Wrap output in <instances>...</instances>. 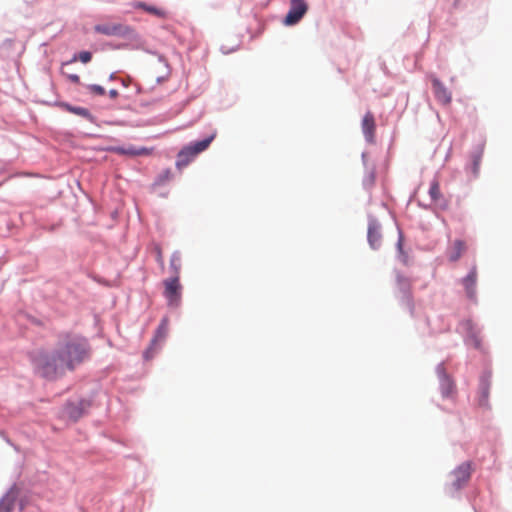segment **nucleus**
Listing matches in <instances>:
<instances>
[{
  "label": "nucleus",
  "mask_w": 512,
  "mask_h": 512,
  "mask_svg": "<svg viewBox=\"0 0 512 512\" xmlns=\"http://www.w3.org/2000/svg\"><path fill=\"white\" fill-rule=\"evenodd\" d=\"M155 253H156V261L159 263L161 269H164V257L162 249L159 246L155 247Z\"/></svg>",
  "instance_id": "obj_24"
},
{
  "label": "nucleus",
  "mask_w": 512,
  "mask_h": 512,
  "mask_svg": "<svg viewBox=\"0 0 512 512\" xmlns=\"http://www.w3.org/2000/svg\"><path fill=\"white\" fill-rule=\"evenodd\" d=\"M361 128L365 139L372 143L375 137L376 123L374 115L371 111L365 113L362 119Z\"/></svg>",
  "instance_id": "obj_7"
},
{
  "label": "nucleus",
  "mask_w": 512,
  "mask_h": 512,
  "mask_svg": "<svg viewBox=\"0 0 512 512\" xmlns=\"http://www.w3.org/2000/svg\"><path fill=\"white\" fill-rule=\"evenodd\" d=\"M467 246L466 243L462 240H455L452 246L448 250V257L451 262L458 261L463 253L466 251Z\"/></svg>",
  "instance_id": "obj_12"
},
{
  "label": "nucleus",
  "mask_w": 512,
  "mask_h": 512,
  "mask_svg": "<svg viewBox=\"0 0 512 512\" xmlns=\"http://www.w3.org/2000/svg\"><path fill=\"white\" fill-rule=\"evenodd\" d=\"M63 106L66 108V110H68L71 113H74V114L79 115L84 118L90 117L89 110L84 107H73L68 104H64Z\"/></svg>",
  "instance_id": "obj_19"
},
{
  "label": "nucleus",
  "mask_w": 512,
  "mask_h": 512,
  "mask_svg": "<svg viewBox=\"0 0 512 512\" xmlns=\"http://www.w3.org/2000/svg\"><path fill=\"white\" fill-rule=\"evenodd\" d=\"M138 8L150 13V14H153L159 18H165L166 17V13L164 10L162 9H159L157 7H154V6H150L146 3H139L137 5Z\"/></svg>",
  "instance_id": "obj_16"
},
{
  "label": "nucleus",
  "mask_w": 512,
  "mask_h": 512,
  "mask_svg": "<svg viewBox=\"0 0 512 512\" xmlns=\"http://www.w3.org/2000/svg\"><path fill=\"white\" fill-rule=\"evenodd\" d=\"M172 177V173L169 169L165 170L162 174L159 176V183H163L165 181L170 180Z\"/></svg>",
  "instance_id": "obj_26"
},
{
  "label": "nucleus",
  "mask_w": 512,
  "mask_h": 512,
  "mask_svg": "<svg viewBox=\"0 0 512 512\" xmlns=\"http://www.w3.org/2000/svg\"><path fill=\"white\" fill-rule=\"evenodd\" d=\"M164 292L163 295L167 300L170 307H178L181 302L182 285L180 283V276H172L163 281Z\"/></svg>",
  "instance_id": "obj_4"
},
{
  "label": "nucleus",
  "mask_w": 512,
  "mask_h": 512,
  "mask_svg": "<svg viewBox=\"0 0 512 512\" xmlns=\"http://www.w3.org/2000/svg\"><path fill=\"white\" fill-rule=\"evenodd\" d=\"M491 385V375L484 374L480 378L479 391H478V405L482 407L488 406L489 390Z\"/></svg>",
  "instance_id": "obj_9"
},
{
  "label": "nucleus",
  "mask_w": 512,
  "mask_h": 512,
  "mask_svg": "<svg viewBox=\"0 0 512 512\" xmlns=\"http://www.w3.org/2000/svg\"><path fill=\"white\" fill-rule=\"evenodd\" d=\"M308 10V5L304 0H290V8L286 14L283 23L287 26L297 24Z\"/></svg>",
  "instance_id": "obj_6"
},
{
  "label": "nucleus",
  "mask_w": 512,
  "mask_h": 512,
  "mask_svg": "<svg viewBox=\"0 0 512 512\" xmlns=\"http://www.w3.org/2000/svg\"><path fill=\"white\" fill-rule=\"evenodd\" d=\"M214 138L215 134H212L206 139L185 146L177 155L176 166L179 169L186 167L198 154L209 147Z\"/></svg>",
  "instance_id": "obj_2"
},
{
  "label": "nucleus",
  "mask_w": 512,
  "mask_h": 512,
  "mask_svg": "<svg viewBox=\"0 0 512 512\" xmlns=\"http://www.w3.org/2000/svg\"><path fill=\"white\" fill-rule=\"evenodd\" d=\"M432 85L436 99L443 105L450 104L452 99L451 93L443 85V83H441L437 78H433Z\"/></svg>",
  "instance_id": "obj_11"
},
{
  "label": "nucleus",
  "mask_w": 512,
  "mask_h": 512,
  "mask_svg": "<svg viewBox=\"0 0 512 512\" xmlns=\"http://www.w3.org/2000/svg\"><path fill=\"white\" fill-rule=\"evenodd\" d=\"M429 195L433 202L440 203L443 200L442 194L440 192V184L437 179H434L431 182L430 189H429Z\"/></svg>",
  "instance_id": "obj_15"
},
{
  "label": "nucleus",
  "mask_w": 512,
  "mask_h": 512,
  "mask_svg": "<svg viewBox=\"0 0 512 512\" xmlns=\"http://www.w3.org/2000/svg\"><path fill=\"white\" fill-rule=\"evenodd\" d=\"M12 510V502L9 500H2L0 502V512H11Z\"/></svg>",
  "instance_id": "obj_25"
},
{
  "label": "nucleus",
  "mask_w": 512,
  "mask_h": 512,
  "mask_svg": "<svg viewBox=\"0 0 512 512\" xmlns=\"http://www.w3.org/2000/svg\"><path fill=\"white\" fill-rule=\"evenodd\" d=\"M65 413L73 420H77L82 415V410L76 404H67L65 407Z\"/></svg>",
  "instance_id": "obj_18"
},
{
  "label": "nucleus",
  "mask_w": 512,
  "mask_h": 512,
  "mask_svg": "<svg viewBox=\"0 0 512 512\" xmlns=\"http://www.w3.org/2000/svg\"><path fill=\"white\" fill-rule=\"evenodd\" d=\"M166 323L165 322H162V324L160 325V327L158 328V331H157V335L155 336V338L152 340V345L155 344L158 340V338H164L165 337V334H166Z\"/></svg>",
  "instance_id": "obj_23"
},
{
  "label": "nucleus",
  "mask_w": 512,
  "mask_h": 512,
  "mask_svg": "<svg viewBox=\"0 0 512 512\" xmlns=\"http://www.w3.org/2000/svg\"><path fill=\"white\" fill-rule=\"evenodd\" d=\"M95 32L105 36H117L129 38L133 35L134 30L128 25L122 23H102L94 27Z\"/></svg>",
  "instance_id": "obj_5"
},
{
  "label": "nucleus",
  "mask_w": 512,
  "mask_h": 512,
  "mask_svg": "<svg viewBox=\"0 0 512 512\" xmlns=\"http://www.w3.org/2000/svg\"><path fill=\"white\" fill-rule=\"evenodd\" d=\"M478 279V272L476 266H473L468 275L463 278L462 284L465 288L466 295L469 299L476 298V284Z\"/></svg>",
  "instance_id": "obj_8"
},
{
  "label": "nucleus",
  "mask_w": 512,
  "mask_h": 512,
  "mask_svg": "<svg viewBox=\"0 0 512 512\" xmlns=\"http://www.w3.org/2000/svg\"><path fill=\"white\" fill-rule=\"evenodd\" d=\"M472 473V463L463 462L455 468L450 474V483L447 485V491L450 494L458 492L467 485Z\"/></svg>",
  "instance_id": "obj_3"
},
{
  "label": "nucleus",
  "mask_w": 512,
  "mask_h": 512,
  "mask_svg": "<svg viewBox=\"0 0 512 512\" xmlns=\"http://www.w3.org/2000/svg\"><path fill=\"white\" fill-rule=\"evenodd\" d=\"M116 152L122 155H130V156H141V155H150L152 153V149L145 147H133L130 146L128 148H116Z\"/></svg>",
  "instance_id": "obj_13"
},
{
  "label": "nucleus",
  "mask_w": 512,
  "mask_h": 512,
  "mask_svg": "<svg viewBox=\"0 0 512 512\" xmlns=\"http://www.w3.org/2000/svg\"><path fill=\"white\" fill-rule=\"evenodd\" d=\"M382 233L381 226L376 220H370L368 225V242L373 249H378L381 245Z\"/></svg>",
  "instance_id": "obj_10"
},
{
  "label": "nucleus",
  "mask_w": 512,
  "mask_h": 512,
  "mask_svg": "<svg viewBox=\"0 0 512 512\" xmlns=\"http://www.w3.org/2000/svg\"><path fill=\"white\" fill-rule=\"evenodd\" d=\"M109 96H110V98H112V99L117 98V97H118V91H117L116 89H111V90L109 91Z\"/></svg>",
  "instance_id": "obj_28"
},
{
  "label": "nucleus",
  "mask_w": 512,
  "mask_h": 512,
  "mask_svg": "<svg viewBox=\"0 0 512 512\" xmlns=\"http://www.w3.org/2000/svg\"><path fill=\"white\" fill-rule=\"evenodd\" d=\"M92 55L88 51H82L78 55H75L69 63L76 62L77 60L81 61L82 63H88L91 61Z\"/></svg>",
  "instance_id": "obj_21"
},
{
  "label": "nucleus",
  "mask_w": 512,
  "mask_h": 512,
  "mask_svg": "<svg viewBox=\"0 0 512 512\" xmlns=\"http://www.w3.org/2000/svg\"><path fill=\"white\" fill-rule=\"evenodd\" d=\"M67 78L75 84H80V77L77 74H68Z\"/></svg>",
  "instance_id": "obj_27"
},
{
  "label": "nucleus",
  "mask_w": 512,
  "mask_h": 512,
  "mask_svg": "<svg viewBox=\"0 0 512 512\" xmlns=\"http://www.w3.org/2000/svg\"><path fill=\"white\" fill-rule=\"evenodd\" d=\"M440 387L441 393L444 397H450L455 393V384L453 380L446 374H443L441 377Z\"/></svg>",
  "instance_id": "obj_14"
},
{
  "label": "nucleus",
  "mask_w": 512,
  "mask_h": 512,
  "mask_svg": "<svg viewBox=\"0 0 512 512\" xmlns=\"http://www.w3.org/2000/svg\"><path fill=\"white\" fill-rule=\"evenodd\" d=\"M90 356L86 338L72 333L59 336L52 350H40L32 358L38 374L50 380L57 379L66 371H73Z\"/></svg>",
  "instance_id": "obj_1"
},
{
  "label": "nucleus",
  "mask_w": 512,
  "mask_h": 512,
  "mask_svg": "<svg viewBox=\"0 0 512 512\" xmlns=\"http://www.w3.org/2000/svg\"><path fill=\"white\" fill-rule=\"evenodd\" d=\"M397 282H398V286H399L400 290L403 291L408 296H410V292H411V282H410V280L405 278V277H403V276H398L397 277Z\"/></svg>",
  "instance_id": "obj_20"
},
{
  "label": "nucleus",
  "mask_w": 512,
  "mask_h": 512,
  "mask_svg": "<svg viewBox=\"0 0 512 512\" xmlns=\"http://www.w3.org/2000/svg\"><path fill=\"white\" fill-rule=\"evenodd\" d=\"M170 269L172 270L173 276L180 275L181 269V258L178 252L172 254L170 259Z\"/></svg>",
  "instance_id": "obj_17"
},
{
  "label": "nucleus",
  "mask_w": 512,
  "mask_h": 512,
  "mask_svg": "<svg viewBox=\"0 0 512 512\" xmlns=\"http://www.w3.org/2000/svg\"><path fill=\"white\" fill-rule=\"evenodd\" d=\"M87 90L91 94H94V95H98V96L105 95V89L100 85H96V84L88 85Z\"/></svg>",
  "instance_id": "obj_22"
},
{
  "label": "nucleus",
  "mask_w": 512,
  "mask_h": 512,
  "mask_svg": "<svg viewBox=\"0 0 512 512\" xmlns=\"http://www.w3.org/2000/svg\"><path fill=\"white\" fill-rule=\"evenodd\" d=\"M151 352H152V348L150 347L149 349H147V351L144 353V356L146 359H149L150 357H152L151 355Z\"/></svg>",
  "instance_id": "obj_29"
},
{
  "label": "nucleus",
  "mask_w": 512,
  "mask_h": 512,
  "mask_svg": "<svg viewBox=\"0 0 512 512\" xmlns=\"http://www.w3.org/2000/svg\"><path fill=\"white\" fill-rule=\"evenodd\" d=\"M475 346H476V347H479V342H478V340H475Z\"/></svg>",
  "instance_id": "obj_30"
}]
</instances>
